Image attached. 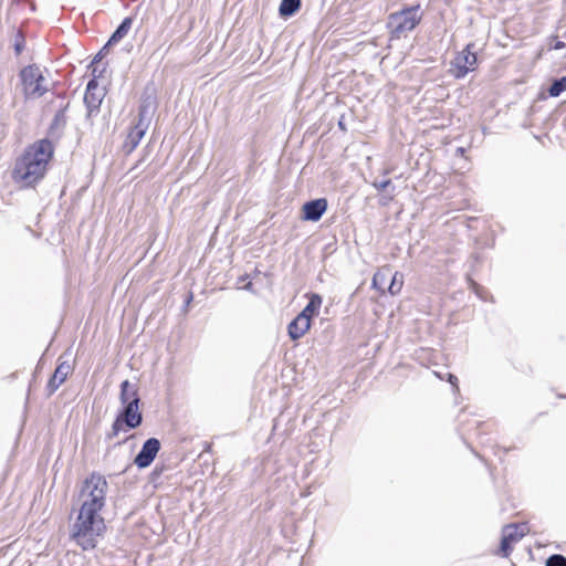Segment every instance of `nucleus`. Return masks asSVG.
I'll return each instance as SVG.
<instances>
[{
  "instance_id": "obj_1",
  "label": "nucleus",
  "mask_w": 566,
  "mask_h": 566,
  "mask_svg": "<svg viewBox=\"0 0 566 566\" xmlns=\"http://www.w3.org/2000/svg\"><path fill=\"white\" fill-rule=\"evenodd\" d=\"M53 154L54 146L45 138L28 146L15 160L12 171L14 182L21 187H32L38 184L45 176Z\"/></svg>"
},
{
  "instance_id": "obj_2",
  "label": "nucleus",
  "mask_w": 566,
  "mask_h": 566,
  "mask_svg": "<svg viewBox=\"0 0 566 566\" xmlns=\"http://www.w3.org/2000/svg\"><path fill=\"white\" fill-rule=\"evenodd\" d=\"M101 511L80 507L78 516L73 525L72 536L83 549L94 548L97 538L105 531L106 526Z\"/></svg>"
},
{
  "instance_id": "obj_3",
  "label": "nucleus",
  "mask_w": 566,
  "mask_h": 566,
  "mask_svg": "<svg viewBox=\"0 0 566 566\" xmlns=\"http://www.w3.org/2000/svg\"><path fill=\"white\" fill-rule=\"evenodd\" d=\"M107 481L97 473L91 474L84 480L78 493L81 509L102 510L105 506Z\"/></svg>"
},
{
  "instance_id": "obj_4",
  "label": "nucleus",
  "mask_w": 566,
  "mask_h": 566,
  "mask_svg": "<svg viewBox=\"0 0 566 566\" xmlns=\"http://www.w3.org/2000/svg\"><path fill=\"white\" fill-rule=\"evenodd\" d=\"M23 95L28 99H36L49 92L53 85L40 66L33 64L20 72Z\"/></svg>"
},
{
  "instance_id": "obj_5",
  "label": "nucleus",
  "mask_w": 566,
  "mask_h": 566,
  "mask_svg": "<svg viewBox=\"0 0 566 566\" xmlns=\"http://www.w3.org/2000/svg\"><path fill=\"white\" fill-rule=\"evenodd\" d=\"M420 7L415 6L390 14L388 25L396 38L413 30L421 21Z\"/></svg>"
},
{
  "instance_id": "obj_6",
  "label": "nucleus",
  "mask_w": 566,
  "mask_h": 566,
  "mask_svg": "<svg viewBox=\"0 0 566 566\" xmlns=\"http://www.w3.org/2000/svg\"><path fill=\"white\" fill-rule=\"evenodd\" d=\"M151 103L143 104L139 109L138 115V123L130 128L129 133L127 134V137L123 144V150L126 154H130L140 143L142 138L144 137L147 128H148V122L149 116L151 113Z\"/></svg>"
},
{
  "instance_id": "obj_7",
  "label": "nucleus",
  "mask_w": 566,
  "mask_h": 566,
  "mask_svg": "<svg viewBox=\"0 0 566 566\" xmlns=\"http://www.w3.org/2000/svg\"><path fill=\"white\" fill-rule=\"evenodd\" d=\"M472 46V44H468L451 62L450 72L457 78L464 77L476 67L478 59L475 53L471 51Z\"/></svg>"
},
{
  "instance_id": "obj_8",
  "label": "nucleus",
  "mask_w": 566,
  "mask_h": 566,
  "mask_svg": "<svg viewBox=\"0 0 566 566\" xmlns=\"http://www.w3.org/2000/svg\"><path fill=\"white\" fill-rule=\"evenodd\" d=\"M139 398H134V401H129L125 405L123 413L115 420L113 424V433L117 434L123 426L126 424L128 428H136L142 422V413L139 411Z\"/></svg>"
},
{
  "instance_id": "obj_9",
  "label": "nucleus",
  "mask_w": 566,
  "mask_h": 566,
  "mask_svg": "<svg viewBox=\"0 0 566 566\" xmlns=\"http://www.w3.org/2000/svg\"><path fill=\"white\" fill-rule=\"evenodd\" d=\"M527 532L525 524L507 525L503 527L501 552L504 556H509L512 551V545L518 542Z\"/></svg>"
},
{
  "instance_id": "obj_10",
  "label": "nucleus",
  "mask_w": 566,
  "mask_h": 566,
  "mask_svg": "<svg viewBox=\"0 0 566 566\" xmlns=\"http://www.w3.org/2000/svg\"><path fill=\"white\" fill-rule=\"evenodd\" d=\"M160 449V442L156 438H150L145 441L142 450L135 458V464L138 468H147L151 464Z\"/></svg>"
},
{
  "instance_id": "obj_11",
  "label": "nucleus",
  "mask_w": 566,
  "mask_h": 566,
  "mask_svg": "<svg viewBox=\"0 0 566 566\" xmlns=\"http://www.w3.org/2000/svg\"><path fill=\"white\" fill-rule=\"evenodd\" d=\"M327 209V200L324 198L306 202L303 208V219L307 221H318Z\"/></svg>"
},
{
  "instance_id": "obj_12",
  "label": "nucleus",
  "mask_w": 566,
  "mask_h": 566,
  "mask_svg": "<svg viewBox=\"0 0 566 566\" xmlns=\"http://www.w3.org/2000/svg\"><path fill=\"white\" fill-rule=\"evenodd\" d=\"M311 327V319L305 314H298L287 327L289 336L293 339L303 337Z\"/></svg>"
},
{
  "instance_id": "obj_13",
  "label": "nucleus",
  "mask_w": 566,
  "mask_h": 566,
  "mask_svg": "<svg viewBox=\"0 0 566 566\" xmlns=\"http://www.w3.org/2000/svg\"><path fill=\"white\" fill-rule=\"evenodd\" d=\"M72 371V366L62 361L56 367L53 376L50 378L48 382V389L50 394H53L67 378V376Z\"/></svg>"
},
{
  "instance_id": "obj_14",
  "label": "nucleus",
  "mask_w": 566,
  "mask_h": 566,
  "mask_svg": "<svg viewBox=\"0 0 566 566\" xmlns=\"http://www.w3.org/2000/svg\"><path fill=\"white\" fill-rule=\"evenodd\" d=\"M391 276V269L389 266L380 268L373 277V287L379 290L381 293L385 292L386 285L389 284Z\"/></svg>"
},
{
  "instance_id": "obj_15",
  "label": "nucleus",
  "mask_w": 566,
  "mask_h": 566,
  "mask_svg": "<svg viewBox=\"0 0 566 566\" xmlns=\"http://www.w3.org/2000/svg\"><path fill=\"white\" fill-rule=\"evenodd\" d=\"M97 88V83L95 80H92L87 84L86 93L84 96V101L90 109L97 108L101 103V96L95 94V90Z\"/></svg>"
},
{
  "instance_id": "obj_16",
  "label": "nucleus",
  "mask_w": 566,
  "mask_h": 566,
  "mask_svg": "<svg viewBox=\"0 0 566 566\" xmlns=\"http://www.w3.org/2000/svg\"><path fill=\"white\" fill-rule=\"evenodd\" d=\"M134 398H138L137 389L128 380H124L120 384V402L123 405H128L129 401H134Z\"/></svg>"
},
{
  "instance_id": "obj_17",
  "label": "nucleus",
  "mask_w": 566,
  "mask_h": 566,
  "mask_svg": "<svg viewBox=\"0 0 566 566\" xmlns=\"http://www.w3.org/2000/svg\"><path fill=\"white\" fill-rule=\"evenodd\" d=\"M322 305V297L318 294H311L308 304L300 314H305L312 321V317L318 314Z\"/></svg>"
},
{
  "instance_id": "obj_18",
  "label": "nucleus",
  "mask_w": 566,
  "mask_h": 566,
  "mask_svg": "<svg viewBox=\"0 0 566 566\" xmlns=\"http://www.w3.org/2000/svg\"><path fill=\"white\" fill-rule=\"evenodd\" d=\"M132 23V18H125L108 40V44H115L118 41H120L124 36H126L128 31L130 30Z\"/></svg>"
},
{
  "instance_id": "obj_19",
  "label": "nucleus",
  "mask_w": 566,
  "mask_h": 566,
  "mask_svg": "<svg viewBox=\"0 0 566 566\" xmlns=\"http://www.w3.org/2000/svg\"><path fill=\"white\" fill-rule=\"evenodd\" d=\"M301 6V0H282L280 4V14L283 17H290L294 14Z\"/></svg>"
},
{
  "instance_id": "obj_20",
  "label": "nucleus",
  "mask_w": 566,
  "mask_h": 566,
  "mask_svg": "<svg viewBox=\"0 0 566 566\" xmlns=\"http://www.w3.org/2000/svg\"><path fill=\"white\" fill-rule=\"evenodd\" d=\"M403 285V276L399 272H391L390 282L388 284V292L391 295H397L400 293Z\"/></svg>"
},
{
  "instance_id": "obj_21",
  "label": "nucleus",
  "mask_w": 566,
  "mask_h": 566,
  "mask_svg": "<svg viewBox=\"0 0 566 566\" xmlns=\"http://www.w3.org/2000/svg\"><path fill=\"white\" fill-rule=\"evenodd\" d=\"M566 91V77L555 81L548 90L551 96H559L562 92Z\"/></svg>"
},
{
  "instance_id": "obj_22",
  "label": "nucleus",
  "mask_w": 566,
  "mask_h": 566,
  "mask_svg": "<svg viewBox=\"0 0 566 566\" xmlns=\"http://www.w3.org/2000/svg\"><path fill=\"white\" fill-rule=\"evenodd\" d=\"M111 44L108 42L102 48V50L95 55L93 62H92V73L94 76H96V72L98 71V63L105 57V55L108 53V48Z\"/></svg>"
},
{
  "instance_id": "obj_23",
  "label": "nucleus",
  "mask_w": 566,
  "mask_h": 566,
  "mask_svg": "<svg viewBox=\"0 0 566 566\" xmlns=\"http://www.w3.org/2000/svg\"><path fill=\"white\" fill-rule=\"evenodd\" d=\"M546 566H566V557L563 555H553L547 558Z\"/></svg>"
},
{
  "instance_id": "obj_24",
  "label": "nucleus",
  "mask_w": 566,
  "mask_h": 566,
  "mask_svg": "<svg viewBox=\"0 0 566 566\" xmlns=\"http://www.w3.org/2000/svg\"><path fill=\"white\" fill-rule=\"evenodd\" d=\"M24 49V40L21 35V33H17L14 36V51L19 55L22 53Z\"/></svg>"
},
{
  "instance_id": "obj_25",
  "label": "nucleus",
  "mask_w": 566,
  "mask_h": 566,
  "mask_svg": "<svg viewBox=\"0 0 566 566\" xmlns=\"http://www.w3.org/2000/svg\"><path fill=\"white\" fill-rule=\"evenodd\" d=\"M391 184V181L389 179L387 180H384V181H380V182H377L375 181L373 184V186L377 189V190H385L387 187H389Z\"/></svg>"
},
{
  "instance_id": "obj_26",
  "label": "nucleus",
  "mask_w": 566,
  "mask_h": 566,
  "mask_svg": "<svg viewBox=\"0 0 566 566\" xmlns=\"http://www.w3.org/2000/svg\"><path fill=\"white\" fill-rule=\"evenodd\" d=\"M448 381L454 387L455 390H459L458 378L454 375L448 374Z\"/></svg>"
},
{
  "instance_id": "obj_27",
  "label": "nucleus",
  "mask_w": 566,
  "mask_h": 566,
  "mask_svg": "<svg viewBox=\"0 0 566 566\" xmlns=\"http://www.w3.org/2000/svg\"><path fill=\"white\" fill-rule=\"evenodd\" d=\"M564 46H565V43H564V42H562V41H557V42L552 46V49H554V50H560V49H563Z\"/></svg>"
}]
</instances>
